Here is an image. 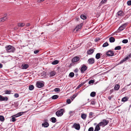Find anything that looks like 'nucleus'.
I'll return each instance as SVG.
<instances>
[{
    "label": "nucleus",
    "instance_id": "54",
    "mask_svg": "<svg viewBox=\"0 0 131 131\" xmlns=\"http://www.w3.org/2000/svg\"><path fill=\"white\" fill-rule=\"evenodd\" d=\"M74 113V111H70L69 112V114H70L71 115H72Z\"/></svg>",
    "mask_w": 131,
    "mask_h": 131
},
{
    "label": "nucleus",
    "instance_id": "35",
    "mask_svg": "<svg viewBox=\"0 0 131 131\" xmlns=\"http://www.w3.org/2000/svg\"><path fill=\"white\" fill-rule=\"evenodd\" d=\"M96 95V92H92L90 94V96L92 97H94Z\"/></svg>",
    "mask_w": 131,
    "mask_h": 131
},
{
    "label": "nucleus",
    "instance_id": "14",
    "mask_svg": "<svg viewBox=\"0 0 131 131\" xmlns=\"http://www.w3.org/2000/svg\"><path fill=\"white\" fill-rule=\"evenodd\" d=\"M120 86L118 84H116L114 88V89L115 91H117L119 89Z\"/></svg>",
    "mask_w": 131,
    "mask_h": 131
},
{
    "label": "nucleus",
    "instance_id": "6",
    "mask_svg": "<svg viewBox=\"0 0 131 131\" xmlns=\"http://www.w3.org/2000/svg\"><path fill=\"white\" fill-rule=\"evenodd\" d=\"M80 60V58L78 56H75L73 57L72 60V62H75L77 64L79 63L78 61Z\"/></svg>",
    "mask_w": 131,
    "mask_h": 131
},
{
    "label": "nucleus",
    "instance_id": "5",
    "mask_svg": "<svg viewBox=\"0 0 131 131\" xmlns=\"http://www.w3.org/2000/svg\"><path fill=\"white\" fill-rule=\"evenodd\" d=\"M48 120L47 119H45L43 120L44 123L42 124V127H47L49 125V124L48 122Z\"/></svg>",
    "mask_w": 131,
    "mask_h": 131
},
{
    "label": "nucleus",
    "instance_id": "28",
    "mask_svg": "<svg viewBox=\"0 0 131 131\" xmlns=\"http://www.w3.org/2000/svg\"><path fill=\"white\" fill-rule=\"evenodd\" d=\"M82 24L81 23L80 25H79L77 26L76 28V29H77L76 30H77V29H80L82 26Z\"/></svg>",
    "mask_w": 131,
    "mask_h": 131
},
{
    "label": "nucleus",
    "instance_id": "52",
    "mask_svg": "<svg viewBox=\"0 0 131 131\" xmlns=\"http://www.w3.org/2000/svg\"><path fill=\"white\" fill-rule=\"evenodd\" d=\"M93 128L92 127H90L88 129V131H93Z\"/></svg>",
    "mask_w": 131,
    "mask_h": 131
},
{
    "label": "nucleus",
    "instance_id": "48",
    "mask_svg": "<svg viewBox=\"0 0 131 131\" xmlns=\"http://www.w3.org/2000/svg\"><path fill=\"white\" fill-rule=\"evenodd\" d=\"M107 1V0H102L100 4H103L106 2Z\"/></svg>",
    "mask_w": 131,
    "mask_h": 131
},
{
    "label": "nucleus",
    "instance_id": "47",
    "mask_svg": "<svg viewBox=\"0 0 131 131\" xmlns=\"http://www.w3.org/2000/svg\"><path fill=\"white\" fill-rule=\"evenodd\" d=\"M95 100H92L90 104L92 105H95Z\"/></svg>",
    "mask_w": 131,
    "mask_h": 131
},
{
    "label": "nucleus",
    "instance_id": "42",
    "mask_svg": "<svg viewBox=\"0 0 131 131\" xmlns=\"http://www.w3.org/2000/svg\"><path fill=\"white\" fill-rule=\"evenodd\" d=\"M34 86L33 85H30L29 87V89L30 90H32L34 89Z\"/></svg>",
    "mask_w": 131,
    "mask_h": 131
},
{
    "label": "nucleus",
    "instance_id": "36",
    "mask_svg": "<svg viewBox=\"0 0 131 131\" xmlns=\"http://www.w3.org/2000/svg\"><path fill=\"white\" fill-rule=\"evenodd\" d=\"M121 47L120 46H118L116 47L114 49V50H120L121 49Z\"/></svg>",
    "mask_w": 131,
    "mask_h": 131
},
{
    "label": "nucleus",
    "instance_id": "59",
    "mask_svg": "<svg viewBox=\"0 0 131 131\" xmlns=\"http://www.w3.org/2000/svg\"><path fill=\"white\" fill-rule=\"evenodd\" d=\"M113 97V96H108V99L110 100H111V98Z\"/></svg>",
    "mask_w": 131,
    "mask_h": 131
},
{
    "label": "nucleus",
    "instance_id": "40",
    "mask_svg": "<svg viewBox=\"0 0 131 131\" xmlns=\"http://www.w3.org/2000/svg\"><path fill=\"white\" fill-rule=\"evenodd\" d=\"M74 73L73 72H71L69 74V76L71 78H73L74 76Z\"/></svg>",
    "mask_w": 131,
    "mask_h": 131
},
{
    "label": "nucleus",
    "instance_id": "53",
    "mask_svg": "<svg viewBox=\"0 0 131 131\" xmlns=\"http://www.w3.org/2000/svg\"><path fill=\"white\" fill-rule=\"evenodd\" d=\"M14 96L15 97H16V98H17L19 97V95L18 94L16 93L14 95Z\"/></svg>",
    "mask_w": 131,
    "mask_h": 131
},
{
    "label": "nucleus",
    "instance_id": "27",
    "mask_svg": "<svg viewBox=\"0 0 131 131\" xmlns=\"http://www.w3.org/2000/svg\"><path fill=\"white\" fill-rule=\"evenodd\" d=\"M5 120L4 117L3 115L0 116V121L3 122Z\"/></svg>",
    "mask_w": 131,
    "mask_h": 131
},
{
    "label": "nucleus",
    "instance_id": "11",
    "mask_svg": "<svg viewBox=\"0 0 131 131\" xmlns=\"http://www.w3.org/2000/svg\"><path fill=\"white\" fill-rule=\"evenodd\" d=\"M8 98L7 97L5 96L4 97L3 96L0 95V101H7Z\"/></svg>",
    "mask_w": 131,
    "mask_h": 131
},
{
    "label": "nucleus",
    "instance_id": "39",
    "mask_svg": "<svg viewBox=\"0 0 131 131\" xmlns=\"http://www.w3.org/2000/svg\"><path fill=\"white\" fill-rule=\"evenodd\" d=\"M94 113L92 112H90L89 113V117L90 118H92L93 117V115Z\"/></svg>",
    "mask_w": 131,
    "mask_h": 131
},
{
    "label": "nucleus",
    "instance_id": "16",
    "mask_svg": "<svg viewBox=\"0 0 131 131\" xmlns=\"http://www.w3.org/2000/svg\"><path fill=\"white\" fill-rule=\"evenodd\" d=\"M7 14H5L4 17H2L0 19V22H3L5 20H6L7 18L6 16H7Z\"/></svg>",
    "mask_w": 131,
    "mask_h": 131
},
{
    "label": "nucleus",
    "instance_id": "7",
    "mask_svg": "<svg viewBox=\"0 0 131 131\" xmlns=\"http://www.w3.org/2000/svg\"><path fill=\"white\" fill-rule=\"evenodd\" d=\"M87 69V67L85 65L83 64L82 66L81 67V72L82 73H83Z\"/></svg>",
    "mask_w": 131,
    "mask_h": 131
},
{
    "label": "nucleus",
    "instance_id": "19",
    "mask_svg": "<svg viewBox=\"0 0 131 131\" xmlns=\"http://www.w3.org/2000/svg\"><path fill=\"white\" fill-rule=\"evenodd\" d=\"M109 40L110 42L111 43L115 41V38L113 37H110L109 39Z\"/></svg>",
    "mask_w": 131,
    "mask_h": 131
},
{
    "label": "nucleus",
    "instance_id": "21",
    "mask_svg": "<svg viewBox=\"0 0 131 131\" xmlns=\"http://www.w3.org/2000/svg\"><path fill=\"white\" fill-rule=\"evenodd\" d=\"M102 122L105 126L107 125L109 123V121L108 120L105 119L103 120Z\"/></svg>",
    "mask_w": 131,
    "mask_h": 131
},
{
    "label": "nucleus",
    "instance_id": "25",
    "mask_svg": "<svg viewBox=\"0 0 131 131\" xmlns=\"http://www.w3.org/2000/svg\"><path fill=\"white\" fill-rule=\"evenodd\" d=\"M100 53H97L95 56V58L97 59H99L100 57Z\"/></svg>",
    "mask_w": 131,
    "mask_h": 131
},
{
    "label": "nucleus",
    "instance_id": "15",
    "mask_svg": "<svg viewBox=\"0 0 131 131\" xmlns=\"http://www.w3.org/2000/svg\"><path fill=\"white\" fill-rule=\"evenodd\" d=\"M24 113L23 112H20L18 113L17 114L14 115V116H15V117H17L21 116Z\"/></svg>",
    "mask_w": 131,
    "mask_h": 131
},
{
    "label": "nucleus",
    "instance_id": "8",
    "mask_svg": "<svg viewBox=\"0 0 131 131\" xmlns=\"http://www.w3.org/2000/svg\"><path fill=\"white\" fill-rule=\"evenodd\" d=\"M117 14L118 16L117 17H123L124 14V13L122 10H120L117 12Z\"/></svg>",
    "mask_w": 131,
    "mask_h": 131
},
{
    "label": "nucleus",
    "instance_id": "49",
    "mask_svg": "<svg viewBox=\"0 0 131 131\" xmlns=\"http://www.w3.org/2000/svg\"><path fill=\"white\" fill-rule=\"evenodd\" d=\"M127 4L128 6H130L131 5V1L129 0L127 2Z\"/></svg>",
    "mask_w": 131,
    "mask_h": 131
},
{
    "label": "nucleus",
    "instance_id": "29",
    "mask_svg": "<svg viewBox=\"0 0 131 131\" xmlns=\"http://www.w3.org/2000/svg\"><path fill=\"white\" fill-rule=\"evenodd\" d=\"M81 18L83 20L85 19H86V16L84 14H81L80 16Z\"/></svg>",
    "mask_w": 131,
    "mask_h": 131
},
{
    "label": "nucleus",
    "instance_id": "26",
    "mask_svg": "<svg viewBox=\"0 0 131 131\" xmlns=\"http://www.w3.org/2000/svg\"><path fill=\"white\" fill-rule=\"evenodd\" d=\"M56 72L55 71H52L50 73V76L52 77L55 75Z\"/></svg>",
    "mask_w": 131,
    "mask_h": 131
},
{
    "label": "nucleus",
    "instance_id": "2",
    "mask_svg": "<svg viewBox=\"0 0 131 131\" xmlns=\"http://www.w3.org/2000/svg\"><path fill=\"white\" fill-rule=\"evenodd\" d=\"M128 25L127 23H124L120 26L117 30V32H119L123 30Z\"/></svg>",
    "mask_w": 131,
    "mask_h": 131
},
{
    "label": "nucleus",
    "instance_id": "41",
    "mask_svg": "<svg viewBox=\"0 0 131 131\" xmlns=\"http://www.w3.org/2000/svg\"><path fill=\"white\" fill-rule=\"evenodd\" d=\"M122 42L124 43H126L128 42V40L127 39H124L122 41Z\"/></svg>",
    "mask_w": 131,
    "mask_h": 131
},
{
    "label": "nucleus",
    "instance_id": "13",
    "mask_svg": "<svg viewBox=\"0 0 131 131\" xmlns=\"http://www.w3.org/2000/svg\"><path fill=\"white\" fill-rule=\"evenodd\" d=\"M128 59V57H125V58H124L121 61H120V62H119V63L118 64V65L126 61Z\"/></svg>",
    "mask_w": 131,
    "mask_h": 131
},
{
    "label": "nucleus",
    "instance_id": "62",
    "mask_svg": "<svg viewBox=\"0 0 131 131\" xmlns=\"http://www.w3.org/2000/svg\"><path fill=\"white\" fill-rule=\"evenodd\" d=\"M2 67L3 65L2 64L0 63V68H2Z\"/></svg>",
    "mask_w": 131,
    "mask_h": 131
},
{
    "label": "nucleus",
    "instance_id": "24",
    "mask_svg": "<svg viewBox=\"0 0 131 131\" xmlns=\"http://www.w3.org/2000/svg\"><path fill=\"white\" fill-rule=\"evenodd\" d=\"M59 62V61L58 60H56L51 62V63L53 65H56Z\"/></svg>",
    "mask_w": 131,
    "mask_h": 131
},
{
    "label": "nucleus",
    "instance_id": "37",
    "mask_svg": "<svg viewBox=\"0 0 131 131\" xmlns=\"http://www.w3.org/2000/svg\"><path fill=\"white\" fill-rule=\"evenodd\" d=\"M77 63L75 62H72L70 64L69 66L70 67H71L72 66H75Z\"/></svg>",
    "mask_w": 131,
    "mask_h": 131
},
{
    "label": "nucleus",
    "instance_id": "31",
    "mask_svg": "<svg viewBox=\"0 0 131 131\" xmlns=\"http://www.w3.org/2000/svg\"><path fill=\"white\" fill-rule=\"evenodd\" d=\"M18 25L19 27H23L24 26L25 24L23 23H19L18 24Z\"/></svg>",
    "mask_w": 131,
    "mask_h": 131
},
{
    "label": "nucleus",
    "instance_id": "38",
    "mask_svg": "<svg viewBox=\"0 0 131 131\" xmlns=\"http://www.w3.org/2000/svg\"><path fill=\"white\" fill-rule=\"evenodd\" d=\"M5 93L6 94H10L11 92V91L10 90H6L5 91Z\"/></svg>",
    "mask_w": 131,
    "mask_h": 131
},
{
    "label": "nucleus",
    "instance_id": "61",
    "mask_svg": "<svg viewBox=\"0 0 131 131\" xmlns=\"http://www.w3.org/2000/svg\"><path fill=\"white\" fill-rule=\"evenodd\" d=\"M110 93L111 94L113 92V89H111V90L110 91Z\"/></svg>",
    "mask_w": 131,
    "mask_h": 131
},
{
    "label": "nucleus",
    "instance_id": "55",
    "mask_svg": "<svg viewBox=\"0 0 131 131\" xmlns=\"http://www.w3.org/2000/svg\"><path fill=\"white\" fill-rule=\"evenodd\" d=\"M39 52V50H35L34 51V53L35 54H36L37 53Z\"/></svg>",
    "mask_w": 131,
    "mask_h": 131
},
{
    "label": "nucleus",
    "instance_id": "33",
    "mask_svg": "<svg viewBox=\"0 0 131 131\" xmlns=\"http://www.w3.org/2000/svg\"><path fill=\"white\" fill-rule=\"evenodd\" d=\"M86 117V114H82L81 115V117L83 119H85Z\"/></svg>",
    "mask_w": 131,
    "mask_h": 131
},
{
    "label": "nucleus",
    "instance_id": "12",
    "mask_svg": "<svg viewBox=\"0 0 131 131\" xmlns=\"http://www.w3.org/2000/svg\"><path fill=\"white\" fill-rule=\"evenodd\" d=\"M73 127L77 130H79L80 128V126L79 124L75 123L73 126Z\"/></svg>",
    "mask_w": 131,
    "mask_h": 131
},
{
    "label": "nucleus",
    "instance_id": "50",
    "mask_svg": "<svg viewBox=\"0 0 131 131\" xmlns=\"http://www.w3.org/2000/svg\"><path fill=\"white\" fill-rule=\"evenodd\" d=\"M15 116H14V117H13L12 118V119H11V121L12 120V121L13 122H14L16 121V118H15Z\"/></svg>",
    "mask_w": 131,
    "mask_h": 131
},
{
    "label": "nucleus",
    "instance_id": "56",
    "mask_svg": "<svg viewBox=\"0 0 131 131\" xmlns=\"http://www.w3.org/2000/svg\"><path fill=\"white\" fill-rule=\"evenodd\" d=\"M79 71V70L78 69L76 68L75 69L74 71V72L75 73Z\"/></svg>",
    "mask_w": 131,
    "mask_h": 131
},
{
    "label": "nucleus",
    "instance_id": "64",
    "mask_svg": "<svg viewBox=\"0 0 131 131\" xmlns=\"http://www.w3.org/2000/svg\"><path fill=\"white\" fill-rule=\"evenodd\" d=\"M131 84V83H130V84H128V85H127V86H129Z\"/></svg>",
    "mask_w": 131,
    "mask_h": 131
},
{
    "label": "nucleus",
    "instance_id": "45",
    "mask_svg": "<svg viewBox=\"0 0 131 131\" xmlns=\"http://www.w3.org/2000/svg\"><path fill=\"white\" fill-rule=\"evenodd\" d=\"M94 80H91L89 82V84L93 83L94 82Z\"/></svg>",
    "mask_w": 131,
    "mask_h": 131
},
{
    "label": "nucleus",
    "instance_id": "23",
    "mask_svg": "<svg viewBox=\"0 0 131 131\" xmlns=\"http://www.w3.org/2000/svg\"><path fill=\"white\" fill-rule=\"evenodd\" d=\"M128 98L127 97H123L122 100V101L123 102H125L128 100Z\"/></svg>",
    "mask_w": 131,
    "mask_h": 131
},
{
    "label": "nucleus",
    "instance_id": "1",
    "mask_svg": "<svg viewBox=\"0 0 131 131\" xmlns=\"http://www.w3.org/2000/svg\"><path fill=\"white\" fill-rule=\"evenodd\" d=\"M5 48L6 51L7 52H14L15 50L14 47L10 45L6 46Z\"/></svg>",
    "mask_w": 131,
    "mask_h": 131
},
{
    "label": "nucleus",
    "instance_id": "9",
    "mask_svg": "<svg viewBox=\"0 0 131 131\" xmlns=\"http://www.w3.org/2000/svg\"><path fill=\"white\" fill-rule=\"evenodd\" d=\"M94 61L95 60L94 58H90L88 59V63L90 64H92L94 63Z\"/></svg>",
    "mask_w": 131,
    "mask_h": 131
},
{
    "label": "nucleus",
    "instance_id": "17",
    "mask_svg": "<svg viewBox=\"0 0 131 131\" xmlns=\"http://www.w3.org/2000/svg\"><path fill=\"white\" fill-rule=\"evenodd\" d=\"M28 65L27 64H25L24 65H22L21 68L23 69H26L28 67Z\"/></svg>",
    "mask_w": 131,
    "mask_h": 131
},
{
    "label": "nucleus",
    "instance_id": "34",
    "mask_svg": "<svg viewBox=\"0 0 131 131\" xmlns=\"http://www.w3.org/2000/svg\"><path fill=\"white\" fill-rule=\"evenodd\" d=\"M58 97V95H54L53 96L51 97L53 99H56Z\"/></svg>",
    "mask_w": 131,
    "mask_h": 131
},
{
    "label": "nucleus",
    "instance_id": "3",
    "mask_svg": "<svg viewBox=\"0 0 131 131\" xmlns=\"http://www.w3.org/2000/svg\"><path fill=\"white\" fill-rule=\"evenodd\" d=\"M45 83L43 81H40L36 82V85L38 88H40L42 87L44 85Z\"/></svg>",
    "mask_w": 131,
    "mask_h": 131
},
{
    "label": "nucleus",
    "instance_id": "4",
    "mask_svg": "<svg viewBox=\"0 0 131 131\" xmlns=\"http://www.w3.org/2000/svg\"><path fill=\"white\" fill-rule=\"evenodd\" d=\"M64 111V109H61L56 112V114L58 117L61 116L63 115Z\"/></svg>",
    "mask_w": 131,
    "mask_h": 131
},
{
    "label": "nucleus",
    "instance_id": "32",
    "mask_svg": "<svg viewBox=\"0 0 131 131\" xmlns=\"http://www.w3.org/2000/svg\"><path fill=\"white\" fill-rule=\"evenodd\" d=\"M100 126H102V127H104L105 125L102 122H101L99 123L98 124Z\"/></svg>",
    "mask_w": 131,
    "mask_h": 131
},
{
    "label": "nucleus",
    "instance_id": "10",
    "mask_svg": "<svg viewBox=\"0 0 131 131\" xmlns=\"http://www.w3.org/2000/svg\"><path fill=\"white\" fill-rule=\"evenodd\" d=\"M114 54V53L113 51L111 50H109L106 53V55L108 56H113Z\"/></svg>",
    "mask_w": 131,
    "mask_h": 131
},
{
    "label": "nucleus",
    "instance_id": "44",
    "mask_svg": "<svg viewBox=\"0 0 131 131\" xmlns=\"http://www.w3.org/2000/svg\"><path fill=\"white\" fill-rule=\"evenodd\" d=\"M54 91L56 92H58L60 91V89L59 88H55L54 90Z\"/></svg>",
    "mask_w": 131,
    "mask_h": 131
},
{
    "label": "nucleus",
    "instance_id": "58",
    "mask_svg": "<svg viewBox=\"0 0 131 131\" xmlns=\"http://www.w3.org/2000/svg\"><path fill=\"white\" fill-rule=\"evenodd\" d=\"M126 57H128V59L129 58H130L131 57V53H130L129 54L128 56H127Z\"/></svg>",
    "mask_w": 131,
    "mask_h": 131
},
{
    "label": "nucleus",
    "instance_id": "43",
    "mask_svg": "<svg viewBox=\"0 0 131 131\" xmlns=\"http://www.w3.org/2000/svg\"><path fill=\"white\" fill-rule=\"evenodd\" d=\"M85 83V82H83L79 85L77 87V88H79L81 87L82 85H83Z\"/></svg>",
    "mask_w": 131,
    "mask_h": 131
},
{
    "label": "nucleus",
    "instance_id": "60",
    "mask_svg": "<svg viewBox=\"0 0 131 131\" xmlns=\"http://www.w3.org/2000/svg\"><path fill=\"white\" fill-rule=\"evenodd\" d=\"M7 62V60H6V61L2 60V61L1 62L2 63H5L6 62Z\"/></svg>",
    "mask_w": 131,
    "mask_h": 131
},
{
    "label": "nucleus",
    "instance_id": "46",
    "mask_svg": "<svg viewBox=\"0 0 131 131\" xmlns=\"http://www.w3.org/2000/svg\"><path fill=\"white\" fill-rule=\"evenodd\" d=\"M78 95V94L77 93H75L72 96V97L71 98V99L73 100V99H74Z\"/></svg>",
    "mask_w": 131,
    "mask_h": 131
},
{
    "label": "nucleus",
    "instance_id": "51",
    "mask_svg": "<svg viewBox=\"0 0 131 131\" xmlns=\"http://www.w3.org/2000/svg\"><path fill=\"white\" fill-rule=\"evenodd\" d=\"M67 102L68 104H69L71 102V100L69 99H67Z\"/></svg>",
    "mask_w": 131,
    "mask_h": 131
},
{
    "label": "nucleus",
    "instance_id": "30",
    "mask_svg": "<svg viewBox=\"0 0 131 131\" xmlns=\"http://www.w3.org/2000/svg\"><path fill=\"white\" fill-rule=\"evenodd\" d=\"M109 44L107 42H106L103 43L102 47H106L109 45Z\"/></svg>",
    "mask_w": 131,
    "mask_h": 131
},
{
    "label": "nucleus",
    "instance_id": "18",
    "mask_svg": "<svg viewBox=\"0 0 131 131\" xmlns=\"http://www.w3.org/2000/svg\"><path fill=\"white\" fill-rule=\"evenodd\" d=\"M100 126L98 124L95 126L94 131H98L99 130L101 129Z\"/></svg>",
    "mask_w": 131,
    "mask_h": 131
},
{
    "label": "nucleus",
    "instance_id": "20",
    "mask_svg": "<svg viewBox=\"0 0 131 131\" xmlns=\"http://www.w3.org/2000/svg\"><path fill=\"white\" fill-rule=\"evenodd\" d=\"M94 50L93 49H90L87 51V53L89 54H91L94 52Z\"/></svg>",
    "mask_w": 131,
    "mask_h": 131
},
{
    "label": "nucleus",
    "instance_id": "22",
    "mask_svg": "<svg viewBox=\"0 0 131 131\" xmlns=\"http://www.w3.org/2000/svg\"><path fill=\"white\" fill-rule=\"evenodd\" d=\"M50 119L51 122L53 123H55L57 121L56 118L54 117H52Z\"/></svg>",
    "mask_w": 131,
    "mask_h": 131
},
{
    "label": "nucleus",
    "instance_id": "63",
    "mask_svg": "<svg viewBox=\"0 0 131 131\" xmlns=\"http://www.w3.org/2000/svg\"><path fill=\"white\" fill-rule=\"evenodd\" d=\"M30 25V24L29 23H28L27 24V26H29Z\"/></svg>",
    "mask_w": 131,
    "mask_h": 131
},
{
    "label": "nucleus",
    "instance_id": "57",
    "mask_svg": "<svg viewBox=\"0 0 131 131\" xmlns=\"http://www.w3.org/2000/svg\"><path fill=\"white\" fill-rule=\"evenodd\" d=\"M100 40V39L99 38H96L95 39V42H97V41H99V40Z\"/></svg>",
    "mask_w": 131,
    "mask_h": 131
}]
</instances>
